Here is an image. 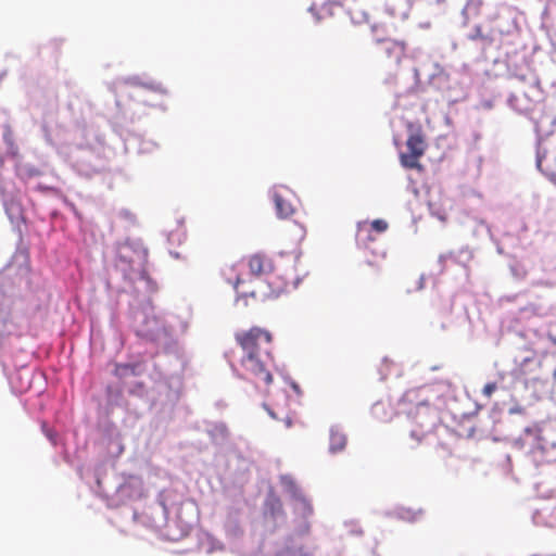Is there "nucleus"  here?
Wrapping results in <instances>:
<instances>
[{
  "instance_id": "1",
  "label": "nucleus",
  "mask_w": 556,
  "mask_h": 556,
  "mask_svg": "<svg viewBox=\"0 0 556 556\" xmlns=\"http://www.w3.org/2000/svg\"><path fill=\"white\" fill-rule=\"evenodd\" d=\"M235 340L242 351L240 358L241 377L252 382L257 389L267 391L273 383L274 366L273 336L261 327L235 333Z\"/></svg>"
},
{
  "instance_id": "2",
  "label": "nucleus",
  "mask_w": 556,
  "mask_h": 556,
  "mask_svg": "<svg viewBox=\"0 0 556 556\" xmlns=\"http://www.w3.org/2000/svg\"><path fill=\"white\" fill-rule=\"evenodd\" d=\"M402 403L409 421V433L404 439V446L413 451L424 442L428 428L434 424L435 408L422 396L420 390L407 391Z\"/></svg>"
},
{
  "instance_id": "3",
  "label": "nucleus",
  "mask_w": 556,
  "mask_h": 556,
  "mask_svg": "<svg viewBox=\"0 0 556 556\" xmlns=\"http://www.w3.org/2000/svg\"><path fill=\"white\" fill-rule=\"evenodd\" d=\"M406 152L400 154V163L404 168L421 170L420 159L425 155L428 143L420 123H406Z\"/></svg>"
},
{
  "instance_id": "4",
  "label": "nucleus",
  "mask_w": 556,
  "mask_h": 556,
  "mask_svg": "<svg viewBox=\"0 0 556 556\" xmlns=\"http://www.w3.org/2000/svg\"><path fill=\"white\" fill-rule=\"evenodd\" d=\"M291 191L285 187L274 190L273 201L278 217L288 218L294 213V206L291 202Z\"/></svg>"
},
{
  "instance_id": "5",
  "label": "nucleus",
  "mask_w": 556,
  "mask_h": 556,
  "mask_svg": "<svg viewBox=\"0 0 556 556\" xmlns=\"http://www.w3.org/2000/svg\"><path fill=\"white\" fill-rule=\"evenodd\" d=\"M377 45L380 46L387 59L393 60L399 63L405 55L406 43L394 39H376Z\"/></svg>"
},
{
  "instance_id": "6",
  "label": "nucleus",
  "mask_w": 556,
  "mask_h": 556,
  "mask_svg": "<svg viewBox=\"0 0 556 556\" xmlns=\"http://www.w3.org/2000/svg\"><path fill=\"white\" fill-rule=\"evenodd\" d=\"M250 273L256 277L268 275L273 271V261L263 253H256L248 258Z\"/></svg>"
},
{
  "instance_id": "7",
  "label": "nucleus",
  "mask_w": 556,
  "mask_h": 556,
  "mask_svg": "<svg viewBox=\"0 0 556 556\" xmlns=\"http://www.w3.org/2000/svg\"><path fill=\"white\" fill-rule=\"evenodd\" d=\"M348 443L346 434L338 427L330 429L329 450L331 453H338L345 448Z\"/></svg>"
},
{
  "instance_id": "8",
  "label": "nucleus",
  "mask_w": 556,
  "mask_h": 556,
  "mask_svg": "<svg viewBox=\"0 0 556 556\" xmlns=\"http://www.w3.org/2000/svg\"><path fill=\"white\" fill-rule=\"evenodd\" d=\"M356 240L364 249H368L369 242L375 241V237L371 235V229L368 227V223L358 224Z\"/></svg>"
},
{
  "instance_id": "9",
  "label": "nucleus",
  "mask_w": 556,
  "mask_h": 556,
  "mask_svg": "<svg viewBox=\"0 0 556 556\" xmlns=\"http://www.w3.org/2000/svg\"><path fill=\"white\" fill-rule=\"evenodd\" d=\"M137 254L132 248L125 243L118 248V258L125 264L131 266L135 263L134 255Z\"/></svg>"
},
{
  "instance_id": "10",
  "label": "nucleus",
  "mask_w": 556,
  "mask_h": 556,
  "mask_svg": "<svg viewBox=\"0 0 556 556\" xmlns=\"http://www.w3.org/2000/svg\"><path fill=\"white\" fill-rule=\"evenodd\" d=\"M138 366L134 364H121L115 367V375L118 378H127L129 376L138 375Z\"/></svg>"
},
{
  "instance_id": "11",
  "label": "nucleus",
  "mask_w": 556,
  "mask_h": 556,
  "mask_svg": "<svg viewBox=\"0 0 556 556\" xmlns=\"http://www.w3.org/2000/svg\"><path fill=\"white\" fill-rule=\"evenodd\" d=\"M267 507L269 508L273 517H276L277 515H281L283 513L282 503L280 502L279 498H271L270 501H268Z\"/></svg>"
},
{
  "instance_id": "12",
  "label": "nucleus",
  "mask_w": 556,
  "mask_h": 556,
  "mask_svg": "<svg viewBox=\"0 0 556 556\" xmlns=\"http://www.w3.org/2000/svg\"><path fill=\"white\" fill-rule=\"evenodd\" d=\"M368 227L371 229V231L381 233L388 229V223L383 219H375L368 224Z\"/></svg>"
},
{
  "instance_id": "13",
  "label": "nucleus",
  "mask_w": 556,
  "mask_h": 556,
  "mask_svg": "<svg viewBox=\"0 0 556 556\" xmlns=\"http://www.w3.org/2000/svg\"><path fill=\"white\" fill-rule=\"evenodd\" d=\"M496 389L497 384L495 382H489L483 387L482 394L486 397H491Z\"/></svg>"
},
{
  "instance_id": "14",
  "label": "nucleus",
  "mask_w": 556,
  "mask_h": 556,
  "mask_svg": "<svg viewBox=\"0 0 556 556\" xmlns=\"http://www.w3.org/2000/svg\"><path fill=\"white\" fill-rule=\"evenodd\" d=\"M365 263L367 266L371 267L376 274H379L381 271L378 261L366 260Z\"/></svg>"
},
{
  "instance_id": "15",
  "label": "nucleus",
  "mask_w": 556,
  "mask_h": 556,
  "mask_svg": "<svg viewBox=\"0 0 556 556\" xmlns=\"http://www.w3.org/2000/svg\"><path fill=\"white\" fill-rule=\"evenodd\" d=\"M241 282L240 278H237L236 282L233 283V288L238 291L239 283Z\"/></svg>"
},
{
  "instance_id": "16",
  "label": "nucleus",
  "mask_w": 556,
  "mask_h": 556,
  "mask_svg": "<svg viewBox=\"0 0 556 556\" xmlns=\"http://www.w3.org/2000/svg\"><path fill=\"white\" fill-rule=\"evenodd\" d=\"M549 339H551L552 343L556 346V337H551Z\"/></svg>"
}]
</instances>
